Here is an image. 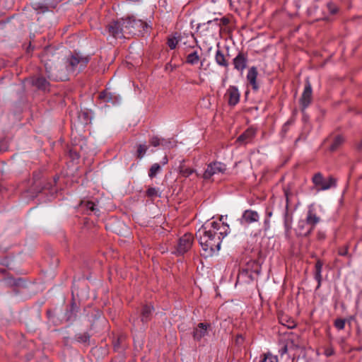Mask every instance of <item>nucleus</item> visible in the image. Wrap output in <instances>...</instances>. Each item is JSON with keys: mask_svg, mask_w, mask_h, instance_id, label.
Here are the masks:
<instances>
[{"mask_svg": "<svg viewBox=\"0 0 362 362\" xmlns=\"http://www.w3.org/2000/svg\"><path fill=\"white\" fill-rule=\"evenodd\" d=\"M78 339L83 342H86L89 339V336L87 334H83L81 335V337H78Z\"/></svg>", "mask_w": 362, "mask_h": 362, "instance_id": "40", "label": "nucleus"}, {"mask_svg": "<svg viewBox=\"0 0 362 362\" xmlns=\"http://www.w3.org/2000/svg\"><path fill=\"white\" fill-rule=\"evenodd\" d=\"M47 76L55 81H66L65 72L62 71L60 60H62V54L59 49L49 46L44 49L40 55Z\"/></svg>", "mask_w": 362, "mask_h": 362, "instance_id": "2", "label": "nucleus"}, {"mask_svg": "<svg viewBox=\"0 0 362 362\" xmlns=\"http://www.w3.org/2000/svg\"><path fill=\"white\" fill-rule=\"evenodd\" d=\"M204 60H205V59H203V60L201 62V66H203V64H204Z\"/></svg>", "mask_w": 362, "mask_h": 362, "instance_id": "50", "label": "nucleus"}, {"mask_svg": "<svg viewBox=\"0 0 362 362\" xmlns=\"http://www.w3.org/2000/svg\"><path fill=\"white\" fill-rule=\"evenodd\" d=\"M77 309L76 305L73 303L71 305V311H75Z\"/></svg>", "mask_w": 362, "mask_h": 362, "instance_id": "48", "label": "nucleus"}, {"mask_svg": "<svg viewBox=\"0 0 362 362\" xmlns=\"http://www.w3.org/2000/svg\"><path fill=\"white\" fill-rule=\"evenodd\" d=\"M321 218L317 216L313 204L308 206V211L305 219L299 220L295 229L297 236H309L316 226L320 222Z\"/></svg>", "mask_w": 362, "mask_h": 362, "instance_id": "3", "label": "nucleus"}, {"mask_svg": "<svg viewBox=\"0 0 362 362\" xmlns=\"http://www.w3.org/2000/svg\"><path fill=\"white\" fill-rule=\"evenodd\" d=\"M148 147L146 144H139L137 146L136 157L141 159L146 154Z\"/></svg>", "mask_w": 362, "mask_h": 362, "instance_id": "31", "label": "nucleus"}, {"mask_svg": "<svg viewBox=\"0 0 362 362\" xmlns=\"http://www.w3.org/2000/svg\"><path fill=\"white\" fill-rule=\"evenodd\" d=\"M168 156H165L163 158V159H162L161 163H160V165H161V166H162V165L163 166V165H166V164L168 163Z\"/></svg>", "mask_w": 362, "mask_h": 362, "instance_id": "42", "label": "nucleus"}, {"mask_svg": "<svg viewBox=\"0 0 362 362\" xmlns=\"http://www.w3.org/2000/svg\"><path fill=\"white\" fill-rule=\"evenodd\" d=\"M122 26L124 28L125 33L135 35L141 34L147 28V23L132 16L122 18Z\"/></svg>", "mask_w": 362, "mask_h": 362, "instance_id": "5", "label": "nucleus"}, {"mask_svg": "<svg viewBox=\"0 0 362 362\" xmlns=\"http://www.w3.org/2000/svg\"><path fill=\"white\" fill-rule=\"evenodd\" d=\"M284 194L286 198V202H288V190L284 189ZM292 221H293L292 215H290L288 214V205L287 203L286 206L284 215V228H285L286 232H289L290 230L291 229Z\"/></svg>", "mask_w": 362, "mask_h": 362, "instance_id": "16", "label": "nucleus"}, {"mask_svg": "<svg viewBox=\"0 0 362 362\" xmlns=\"http://www.w3.org/2000/svg\"><path fill=\"white\" fill-rule=\"evenodd\" d=\"M266 216L267 218H269L272 216V212L271 211H266Z\"/></svg>", "mask_w": 362, "mask_h": 362, "instance_id": "45", "label": "nucleus"}, {"mask_svg": "<svg viewBox=\"0 0 362 362\" xmlns=\"http://www.w3.org/2000/svg\"><path fill=\"white\" fill-rule=\"evenodd\" d=\"M228 226L218 221L207 222L196 233L206 257L212 256L221 248L222 240L228 234Z\"/></svg>", "mask_w": 362, "mask_h": 362, "instance_id": "1", "label": "nucleus"}, {"mask_svg": "<svg viewBox=\"0 0 362 362\" xmlns=\"http://www.w3.org/2000/svg\"><path fill=\"white\" fill-rule=\"evenodd\" d=\"M179 41L180 40L176 37H169L167 40V45L170 49H174L176 48V46L178 44Z\"/></svg>", "mask_w": 362, "mask_h": 362, "instance_id": "34", "label": "nucleus"}, {"mask_svg": "<svg viewBox=\"0 0 362 362\" xmlns=\"http://www.w3.org/2000/svg\"><path fill=\"white\" fill-rule=\"evenodd\" d=\"M247 54L243 52H238V54L233 59V64L234 66V69L241 73L247 67Z\"/></svg>", "mask_w": 362, "mask_h": 362, "instance_id": "12", "label": "nucleus"}, {"mask_svg": "<svg viewBox=\"0 0 362 362\" xmlns=\"http://www.w3.org/2000/svg\"><path fill=\"white\" fill-rule=\"evenodd\" d=\"M218 47H219L218 45ZM214 59H215L216 63L219 66H222L225 69L228 68V66H229L228 61L220 48H218V49L216 50L215 57H214Z\"/></svg>", "mask_w": 362, "mask_h": 362, "instance_id": "19", "label": "nucleus"}, {"mask_svg": "<svg viewBox=\"0 0 362 362\" xmlns=\"http://www.w3.org/2000/svg\"><path fill=\"white\" fill-rule=\"evenodd\" d=\"M264 224L265 226V229H267L269 228V218H265L264 221Z\"/></svg>", "mask_w": 362, "mask_h": 362, "instance_id": "44", "label": "nucleus"}, {"mask_svg": "<svg viewBox=\"0 0 362 362\" xmlns=\"http://www.w3.org/2000/svg\"><path fill=\"white\" fill-rule=\"evenodd\" d=\"M325 354L327 356H330L334 354V351L332 349H327L325 350Z\"/></svg>", "mask_w": 362, "mask_h": 362, "instance_id": "41", "label": "nucleus"}, {"mask_svg": "<svg viewBox=\"0 0 362 362\" xmlns=\"http://www.w3.org/2000/svg\"><path fill=\"white\" fill-rule=\"evenodd\" d=\"M31 6L37 13H44L49 11L48 5L45 1L32 2Z\"/></svg>", "mask_w": 362, "mask_h": 362, "instance_id": "22", "label": "nucleus"}, {"mask_svg": "<svg viewBox=\"0 0 362 362\" xmlns=\"http://www.w3.org/2000/svg\"><path fill=\"white\" fill-rule=\"evenodd\" d=\"M323 262L320 259H317L315 265V279L317 281V289L321 286L322 284V270Z\"/></svg>", "mask_w": 362, "mask_h": 362, "instance_id": "20", "label": "nucleus"}, {"mask_svg": "<svg viewBox=\"0 0 362 362\" xmlns=\"http://www.w3.org/2000/svg\"><path fill=\"white\" fill-rule=\"evenodd\" d=\"M33 85L35 86L38 89L46 90L49 89V83L44 77H37L33 82Z\"/></svg>", "mask_w": 362, "mask_h": 362, "instance_id": "23", "label": "nucleus"}, {"mask_svg": "<svg viewBox=\"0 0 362 362\" xmlns=\"http://www.w3.org/2000/svg\"><path fill=\"white\" fill-rule=\"evenodd\" d=\"M338 253L340 256L347 255H348V247H345L344 248L339 249Z\"/></svg>", "mask_w": 362, "mask_h": 362, "instance_id": "39", "label": "nucleus"}, {"mask_svg": "<svg viewBox=\"0 0 362 362\" xmlns=\"http://www.w3.org/2000/svg\"><path fill=\"white\" fill-rule=\"evenodd\" d=\"M179 170L181 175L185 177H188L189 175H191L192 173L195 172L194 169L187 168L184 165H180L179 166Z\"/></svg>", "mask_w": 362, "mask_h": 362, "instance_id": "29", "label": "nucleus"}, {"mask_svg": "<svg viewBox=\"0 0 362 362\" xmlns=\"http://www.w3.org/2000/svg\"><path fill=\"white\" fill-rule=\"evenodd\" d=\"M344 141V138L341 135L335 136L329 146V151L332 152L337 151L343 144Z\"/></svg>", "mask_w": 362, "mask_h": 362, "instance_id": "24", "label": "nucleus"}, {"mask_svg": "<svg viewBox=\"0 0 362 362\" xmlns=\"http://www.w3.org/2000/svg\"><path fill=\"white\" fill-rule=\"evenodd\" d=\"M358 148L359 149H361L362 148V141H361V143L358 144Z\"/></svg>", "mask_w": 362, "mask_h": 362, "instance_id": "49", "label": "nucleus"}, {"mask_svg": "<svg viewBox=\"0 0 362 362\" xmlns=\"http://www.w3.org/2000/svg\"><path fill=\"white\" fill-rule=\"evenodd\" d=\"M229 23V20L227 18H222L221 19L215 18L212 21L207 22L208 25L216 26L221 28L222 26L227 25Z\"/></svg>", "mask_w": 362, "mask_h": 362, "instance_id": "25", "label": "nucleus"}, {"mask_svg": "<svg viewBox=\"0 0 362 362\" xmlns=\"http://www.w3.org/2000/svg\"><path fill=\"white\" fill-rule=\"evenodd\" d=\"M58 179H59L58 177H57V178H56V177H55V178H54V182H57V180H58Z\"/></svg>", "mask_w": 362, "mask_h": 362, "instance_id": "51", "label": "nucleus"}, {"mask_svg": "<svg viewBox=\"0 0 362 362\" xmlns=\"http://www.w3.org/2000/svg\"><path fill=\"white\" fill-rule=\"evenodd\" d=\"M313 100V89L309 78H306L303 93L299 100L301 112L303 113Z\"/></svg>", "mask_w": 362, "mask_h": 362, "instance_id": "7", "label": "nucleus"}, {"mask_svg": "<svg viewBox=\"0 0 362 362\" xmlns=\"http://www.w3.org/2000/svg\"><path fill=\"white\" fill-rule=\"evenodd\" d=\"M112 94L107 90L102 91L99 94V98L103 100L105 103H109L112 101Z\"/></svg>", "mask_w": 362, "mask_h": 362, "instance_id": "32", "label": "nucleus"}, {"mask_svg": "<svg viewBox=\"0 0 362 362\" xmlns=\"http://www.w3.org/2000/svg\"><path fill=\"white\" fill-rule=\"evenodd\" d=\"M291 121H287L282 126L281 130V137H284L288 132L289 129V126L291 124Z\"/></svg>", "mask_w": 362, "mask_h": 362, "instance_id": "37", "label": "nucleus"}, {"mask_svg": "<svg viewBox=\"0 0 362 362\" xmlns=\"http://www.w3.org/2000/svg\"><path fill=\"white\" fill-rule=\"evenodd\" d=\"M286 317H282L280 318V322L287 327L289 329H292L296 327V323L293 320L291 319H286Z\"/></svg>", "mask_w": 362, "mask_h": 362, "instance_id": "33", "label": "nucleus"}, {"mask_svg": "<svg viewBox=\"0 0 362 362\" xmlns=\"http://www.w3.org/2000/svg\"><path fill=\"white\" fill-rule=\"evenodd\" d=\"M146 196L153 200L156 197H161V192L158 188L149 187L146 191Z\"/></svg>", "mask_w": 362, "mask_h": 362, "instance_id": "26", "label": "nucleus"}, {"mask_svg": "<svg viewBox=\"0 0 362 362\" xmlns=\"http://www.w3.org/2000/svg\"><path fill=\"white\" fill-rule=\"evenodd\" d=\"M98 202H95L90 200H83L81 202V206L88 214H93L96 216H99L100 209L98 206Z\"/></svg>", "mask_w": 362, "mask_h": 362, "instance_id": "15", "label": "nucleus"}, {"mask_svg": "<svg viewBox=\"0 0 362 362\" xmlns=\"http://www.w3.org/2000/svg\"><path fill=\"white\" fill-rule=\"evenodd\" d=\"M287 351H288V349H287V346H286V345H285L284 347H282V348L281 349V350L279 351V352H280V354H281V355H283V354H286V353L287 352Z\"/></svg>", "mask_w": 362, "mask_h": 362, "instance_id": "43", "label": "nucleus"}, {"mask_svg": "<svg viewBox=\"0 0 362 362\" xmlns=\"http://www.w3.org/2000/svg\"><path fill=\"white\" fill-rule=\"evenodd\" d=\"M89 57H82L78 54H71L68 57L62 64V71L65 72L66 80L69 78L68 76L70 73L74 72L76 70L80 71L84 69L89 62Z\"/></svg>", "mask_w": 362, "mask_h": 362, "instance_id": "4", "label": "nucleus"}, {"mask_svg": "<svg viewBox=\"0 0 362 362\" xmlns=\"http://www.w3.org/2000/svg\"><path fill=\"white\" fill-rule=\"evenodd\" d=\"M257 69L255 66H252L247 72V79L252 86L254 90H257L259 86L257 83Z\"/></svg>", "mask_w": 362, "mask_h": 362, "instance_id": "18", "label": "nucleus"}, {"mask_svg": "<svg viewBox=\"0 0 362 362\" xmlns=\"http://www.w3.org/2000/svg\"><path fill=\"white\" fill-rule=\"evenodd\" d=\"M226 95L228 97V103L230 106H235L240 101V93L238 88L235 86H229Z\"/></svg>", "mask_w": 362, "mask_h": 362, "instance_id": "13", "label": "nucleus"}, {"mask_svg": "<svg viewBox=\"0 0 362 362\" xmlns=\"http://www.w3.org/2000/svg\"><path fill=\"white\" fill-rule=\"evenodd\" d=\"M4 272V270H1V271H0V272H2V273H3Z\"/></svg>", "mask_w": 362, "mask_h": 362, "instance_id": "52", "label": "nucleus"}, {"mask_svg": "<svg viewBox=\"0 0 362 362\" xmlns=\"http://www.w3.org/2000/svg\"><path fill=\"white\" fill-rule=\"evenodd\" d=\"M107 28L110 35L115 38H122L125 33L124 28L122 26V18L110 23Z\"/></svg>", "mask_w": 362, "mask_h": 362, "instance_id": "10", "label": "nucleus"}, {"mask_svg": "<svg viewBox=\"0 0 362 362\" xmlns=\"http://www.w3.org/2000/svg\"><path fill=\"white\" fill-rule=\"evenodd\" d=\"M317 235H318V238L319 239H324L325 237V234L323 233H321V232H319Z\"/></svg>", "mask_w": 362, "mask_h": 362, "instance_id": "46", "label": "nucleus"}, {"mask_svg": "<svg viewBox=\"0 0 362 362\" xmlns=\"http://www.w3.org/2000/svg\"><path fill=\"white\" fill-rule=\"evenodd\" d=\"M153 310L154 308L151 305H144L141 310V321L143 322H147L149 321Z\"/></svg>", "mask_w": 362, "mask_h": 362, "instance_id": "21", "label": "nucleus"}, {"mask_svg": "<svg viewBox=\"0 0 362 362\" xmlns=\"http://www.w3.org/2000/svg\"><path fill=\"white\" fill-rule=\"evenodd\" d=\"M163 141V139H160L158 136H153L152 138L150 139L149 142L153 146L157 147L160 145H163L162 142Z\"/></svg>", "mask_w": 362, "mask_h": 362, "instance_id": "36", "label": "nucleus"}, {"mask_svg": "<svg viewBox=\"0 0 362 362\" xmlns=\"http://www.w3.org/2000/svg\"><path fill=\"white\" fill-rule=\"evenodd\" d=\"M257 134V130L254 127L247 128L243 134H241L237 139V142L240 144H247L252 141Z\"/></svg>", "mask_w": 362, "mask_h": 362, "instance_id": "14", "label": "nucleus"}, {"mask_svg": "<svg viewBox=\"0 0 362 362\" xmlns=\"http://www.w3.org/2000/svg\"><path fill=\"white\" fill-rule=\"evenodd\" d=\"M193 235L191 233H185L180 238L175 254L177 255H182L189 251L193 243Z\"/></svg>", "mask_w": 362, "mask_h": 362, "instance_id": "8", "label": "nucleus"}, {"mask_svg": "<svg viewBox=\"0 0 362 362\" xmlns=\"http://www.w3.org/2000/svg\"><path fill=\"white\" fill-rule=\"evenodd\" d=\"M200 60L199 56L197 51H194L193 52L189 54L186 58V63L190 65L197 64Z\"/></svg>", "mask_w": 362, "mask_h": 362, "instance_id": "28", "label": "nucleus"}, {"mask_svg": "<svg viewBox=\"0 0 362 362\" xmlns=\"http://www.w3.org/2000/svg\"><path fill=\"white\" fill-rule=\"evenodd\" d=\"M162 170L161 165L159 163H153L149 170H148V177L151 179H153L157 176L158 173H160Z\"/></svg>", "mask_w": 362, "mask_h": 362, "instance_id": "27", "label": "nucleus"}, {"mask_svg": "<svg viewBox=\"0 0 362 362\" xmlns=\"http://www.w3.org/2000/svg\"><path fill=\"white\" fill-rule=\"evenodd\" d=\"M209 324L201 322L193 331V338L194 340L199 341L207 334Z\"/></svg>", "mask_w": 362, "mask_h": 362, "instance_id": "17", "label": "nucleus"}, {"mask_svg": "<svg viewBox=\"0 0 362 362\" xmlns=\"http://www.w3.org/2000/svg\"><path fill=\"white\" fill-rule=\"evenodd\" d=\"M312 182L318 191H325L335 187L337 181L332 176L325 179L321 173H317L313 176Z\"/></svg>", "mask_w": 362, "mask_h": 362, "instance_id": "6", "label": "nucleus"}, {"mask_svg": "<svg viewBox=\"0 0 362 362\" xmlns=\"http://www.w3.org/2000/svg\"><path fill=\"white\" fill-rule=\"evenodd\" d=\"M259 220V214L254 210L247 209L245 210L240 218L241 225H250Z\"/></svg>", "mask_w": 362, "mask_h": 362, "instance_id": "11", "label": "nucleus"}, {"mask_svg": "<svg viewBox=\"0 0 362 362\" xmlns=\"http://www.w3.org/2000/svg\"><path fill=\"white\" fill-rule=\"evenodd\" d=\"M261 357L260 362H279L278 357L271 353L264 354Z\"/></svg>", "mask_w": 362, "mask_h": 362, "instance_id": "30", "label": "nucleus"}, {"mask_svg": "<svg viewBox=\"0 0 362 362\" xmlns=\"http://www.w3.org/2000/svg\"><path fill=\"white\" fill-rule=\"evenodd\" d=\"M327 8L332 14H335L337 12V8L332 3H328Z\"/></svg>", "mask_w": 362, "mask_h": 362, "instance_id": "38", "label": "nucleus"}, {"mask_svg": "<svg viewBox=\"0 0 362 362\" xmlns=\"http://www.w3.org/2000/svg\"><path fill=\"white\" fill-rule=\"evenodd\" d=\"M226 170V165L218 161L211 162L207 165V168L203 174L204 180H209L214 175L223 174Z\"/></svg>", "mask_w": 362, "mask_h": 362, "instance_id": "9", "label": "nucleus"}, {"mask_svg": "<svg viewBox=\"0 0 362 362\" xmlns=\"http://www.w3.org/2000/svg\"><path fill=\"white\" fill-rule=\"evenodd\" d=\"M346 319L337 318L334 322V326L338 330H342L345 327Z\"/></svg>", "mask_w": 362, "mask_h": 362, "instance_id": "35", "label": "nucleus"}, {"mask_svg": "<svg viewBox=\"0 0 362 362\" xmlns=\"http://www.w3.org/2000/svg\"><path fill=\"white\" fill-rule=\"evenodd\" d=\"M125 1L129 3H137V2H139L141 0H125Z\"/></svg>", "mask_w": 362, "mask_h": 362, "instance_id": "47", "label": "nucleus"}]
</instances>
